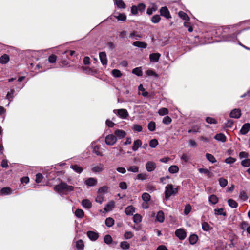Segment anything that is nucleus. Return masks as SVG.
Masks as SVG:
<instances>
[{
  "mask_svg": "<svg viewBox=\"0 0 250 250\" xmlns=\"http://www.w3.org/2000/svg\"><path fill=\"white\" fill-rule=\"evenodd\" d=\"M117 13L115 11L113 13L114 17L116 18L118 21H125L126 20V16L124 13H119L117 15Z\"/></svg>",
  "mask_w": 250,
  "mask_h": 250,
  "instance_id": "13",
  "label": "nucleus"
},
{
  "mask_svg": "<svg viewBox=\"0 0 250 250\" xmlns=\"http://www.w3.org/2000/svg\"><path fill=\"white\" fill-rule=\"evenodd\" d=\"M112 74L116 78H120L122 76V74L118 69H113L112 71Z\"/></svg>",
  "mask_w": 250,
  "mask_h": 250,
  "instance_id": "43",
  "label": "nucleus"
},
{
  "mask_svg": "<svg viewBox=\"0 0 250 250\" xmlns=\"http://www.w3.org/2000/svg\"><path fill=\"white\" fill-rule=\"evenodd\" d=\"M162 122L164 124L167 125L171 123L172 119L170 117L167 116L163 118Z\"/></svg>",
  "mask_w": 250,
  "mask_h": 250,
  "instance_id": "49",
  "label": "nucleus"
},
{
  "mask_svg": "<svg viewBox=\"0 0 250 250\" xmlns=\"http://www.w3.org/2000/svg\"><path fill=\"white\" fill-rule=\"evenodd\" d=\"M178 192V188H174L172 184H168L165 188V196L168 200L170 196H175Z\"/></svg>",
  "mask_w": 250,
  "mask_h": 250,
  "instance_id": "2",
  "label": "nucleus"
},
{
  "mask_svg": "<svg viewBox=\"0 0 250 250\" xmlns=\"http://www.w3.org/2000/svg\"><path fill=\"white\" fill-rule=\"evenodd\" d=\"M127 170L134 173L138 172L139 171V167L136 166H130L127 168Z\"/></svg>",
  "mask_w": 250,
  "mask_h": 250,
  "instance_id": "48",
  "label": "nucleus"
},
{
  "mask_svg": "<svg viewBox=\"0 0 250 250\" xmlns=\"http://www.w3.org/2000/svg\"><path fill=\"white\" fill-rule=\"evenodd\" d=\"M206 121L208 123V124H216L217 123V121L216 120L213 118H211L210 117H208L206 119Z\"/></svg>",
  "mask_w": 250,
  "mask_h": 250,
  "instance_id": "50",
  "label": "nucleus"
},
{
  "mask_svg": "<svg viewBox=\"0 0 250 250\" xmlns=\"http://www.w3.org/2000/svg\"><path fill=\"white\" fill-rule=\"evenodd\" d=\"M114 3L120 9H125L126 4L123 0H114Z\"/></svg>",
  "mask_w": 250,
  "mask_h": 250,
  "instance_id": "15",
  "label": "nucleus"
},
{
  "mask_svg": "<svg viewBox=\"0 0 250 250\" xmlns=\"http://www.w3.org/2000/svg\"><path fill=\"white\" fill-rule=\"evenodd\" d=\"M233 121L232 120H229L227 123H225V126L227 128H231L233 125Z\"/></svg>",
  "mask_w": 250,
  "mask_h": 250,
  "instance_id": "62",
  "label": "nucleus"
},
{
  "mask_svg": "<svg viewBox=\"0 0 250 250\" xmlns=\"http://www.w3.org/2000/svg\"><path fill=\"white\" fill-rule=\"evenodd\" d=\"M135 211V208L132 206H129L125 209V212L127 215H132Z\"/></svg>",
  "mask_w": 250,
  "mask_h": 250,
  "instance_id": "17",
  "label": "nucleus"
},
{
  "mask_svg": "<svg viewBox=\"0 0 250 250\" xmlns=\"http://www.w3.org/2000/svg\"><path fill=\"white\" fill-rule=\"evenodd\" d=\"M104 169V166L101 164H100L98 166H95L92 168V171L94 172H100Z\"/></svg>",
  "mask_w": 250,
  "mask_h": 250,
  "instance_id": "21",
  "label": "nucleus"
},
{
  "mask_svg": "<svg viewBox=\"0 0 250 250\" xmlns=\"http://www.w3.org/2000/svg\"><path fill=\"white\" fill-rule=\"evenodd\" d=\"M133 129L135 131L141 132L142 130V127L139 125H134L133 127Z\"/></svg>",
  "mask_w": 250,
  "mask_h": 250,
  "instance_id": "64",
  "label": "nucleus"
},
{
  "mask_svg": "<svg viewBox=\"0 0 250 250\" xmlns=\"http://www.w3.org/2000/svg\"><path fill=\"white\" fill-rule=\"evenodd\" d=\"M236 161V159L229 157L226 158L225 160V162L227 164H233Z\"/></svg>",
  "mask_w": 250,
  "mask_h": 250,
  "instance_id": "61",
  "label": "nucleus"
},
{
  "mask_svg": "<svg viewBox=\"0 0 250 250\" xmlns=\"http://www.w3.org/2000/svg\"><path fill=\"white\" fill-rule=\"evenodd\" d=\"M229 115L231 118L238 119L241 115V110L239 109H234L231 111Z\"/></svg>",
  "mask_w": 250,
  "mask_h": 250,
  "instance_id": "9",
  "label": "nucleus"
},
{
  "mask_svg": "<svg viewBox=\"0 0 250 250\" xmlns=\"http://www.w3.org/2000/svg\"><path fill=\"white\" fill-rule=\"evenodd\" d=\"M250 130V123H245L242 126L241 130L240 133L243 135L246 134Z\"/></svg>",
  "mask_w": 250,
  "mask_h": 250,
  "instance_id": "12",
  "label": "nucleus"
},
{
  "mask_svg": "<svg viewBox=\"0 0 250 250\" xmlns=\"http://www.w3.org/2000/svg\"><path fill=\"white\" fill-rule=\"evenodd\" d=\"M97 183V180L94 178H89L85 181V184L88 186H95Z\"/></svg>",
  "mask_w": 250,
  "mask_h": 250,
  "instance_id": "14",
  "label": "nucleus"
},
{
  "mask_svg": "<svg viewBox=\"0 0 250 250\" xmlns=\"http://www.w3.org/2000/svg\"><path fill=\"white\" fill-rule=\"evenodd\" d=\"M202 228L204 231H209L212 228L206 222H204L202 223Z\"/></svg>",
  "mask_w": 250,
  "mask_h": 250,
  "instance_id": "33",
  "label": "nucleus"
},
{
  "mask_svg": "<svg viewBox=\"0 0 250 250\" xmlns=\"http://www.w3.org/2000/svg\"><path fill=\"white\" fill-rule=\"evenodd\" d=\"M158 142L156 139H152L149 142V146L152 148H155L158 145Z\"/></svg>",
  "mask_w": 250,
  "mask_h": 250,
  "instance_id": "53",
  "label": "nucleus"
},
{
  "mask_svg": "<svg viewBox=\"0 0 250 250\" xmlns=\"http://www.w3.org/2000/svg\"><path fill=\"white\" fill-rule=\"evenodd\" d=\"M161 20L160 16L159 15H155L153 16L151 19V21L154 23H158Z\"/></svg>",
  "mask_w": 250,
  "mask_h": 250,
  "instance_id": "39",
  "label": "nucleus"
},
{
  "mask_svg": "<svg viewBox=\"0 0 250 250\" xmlns=\"http://www.w3.org/2000/svg\"><path fill=\"white\" fill-rule=\"evenodd\" d=\"M105 224L108 227H111L114 224V220L111 217L107 218L105 221Z\"/></svg>",
  "mask_w": 250,
  "mask_h": 250,
  "instance_id": "31",
  "label": "nucleus"
},
{
  "mask_svg": "<svg viewBox=\"0 0 250 250\" xmlns=\"http://www.w3.org/2000/svg\"><path fill=\"white\" fill-rule=\"evenodd\" d=\"M114 207V202L113 201L109 202L104 208L105 211L107 212L111 210Z\"/></svg>",
  "mask_w": 250,
  "mask_h": 250,
  "instance_id": "30",
  "label": "nucleus"
},
{
  "mask_svg": "<svg viewBox=\"0 0 250 250\" xmlns=\"http://www.w3.org/2000/svg\"><path fill=\"white\" fill-rule=\"evenodd\" d=\"M214 139L218 141H221L222 142H225L226 141V137L225 135L223 133L216 134L214 136Z\"/></svg>",
  "mask_w": 250,
  "mask_h": 250,
  "instance_id": "22",
  "label": "nucleus"
},
{
  "mask_svg": "<svg viewBox=\"0 0 250 250\" xmlns=\"http://www.w3.org/2000/svg\"><path fill=\"white\" fill-rule=\"evenodd\" d=\"M114 133L116 136L120 138H123L125 137L126 135V133L125 131L120 129L116 130L115 131Z\"/></svg>",
  "mask_w": 250,
  "mask_h": 250,
  "instance_id": "20",
  "label": "nucleus"
},
{
  "mask_svg": "<svg viewBox=\"0 0 250 250\" xmlns=\"http://www.w3.org/2000/svg\"><path fill=\"white\" fill-rule=\"evenodd\" d=\"M206 156L207 159L211 163H214L216 162V159L215 158L214 156L212 155V154H209V153H207L206 154Z\"/></svg>",
  "mask_w": 250,
  "mask_h": 250,
  "instance_id": "41",
  "label": "nucleus"
},
{
  "mask_svg": "<svg viewBox=\"0 0 250 250\" xmlns=\"http://www.w3.org/2000/svg\"><path fill=\"white\" fill-rule=\"evenodd\" d=\"M117 141L116 137L113 134H110L107 135L105 138V143L106 145L109 146H112Z\"/></svg>",
  "mask_w": 250,
  "mask_h": 250,
  "instance_id": "3",
  "label": "nucleus"
},
{
  "mask_svg": "<svg viewBox=\"0 0 250 250\" xmlns=\"http://www.w3.org/2000/svg\"><path fill=\"white\" fill-rule=\"evenodd\" d=\"M156 219L159 222L162 223L164 222L165 220V216L163 211L160 210L158 212L156 216Z\"/></svg>",
  "mask_w": 250,
  "mask_h": 250,
  "instance_id": "19",
  "label": "nucleus"
},
{
  "mask_svg": "<svg viewBox=\"0 0 250 250\" xmlns=\"http://www.w3.org/2000/svg\"><path fill=\"white\" fill-rule=\"evenodd\" d=\"M132 73L138 76H142L143 75V72L141 67H136L133 69L132 70Z\"/></svg>",
  "mask_w": 250,
  "mask_h": 250,
  "instance_id": "36",
  "label": "nucleus"
},
{
  "mask_svg": "<svg viewBox=\"0 0 250 250\" xmlns=\"http://www.w3.org/2000/svg\"><path fill=\"white\" fill-rule=\"evenodd\" d=\"M15 92L14 89H11L10 91L8 92L6 95V98L8 99L9 101H11L13 97V94Z\"/></svg>",
  "mask_w": 250,
  "mask_h": 250,
  "instance_id": "59",
  "label": "nucleus"
},
{
  "mask_svg": "<svg viewBox=\"0 0 250 250\" xmlns=\"http://www.w3.org/2000/svg\"><path fill=\"white\" fill-rule=\"evenodd\" d=\"M198 237L196 234H192L190 236L189 238V243L191 245H194L197 242Z\"/></svg>",
  "mask_w": 250,
  "mask_h": 250,
  "instance_id": "25",
  "label": "nucleus"
},
{
  "mask_svg": "<svg viewBox=\"0 0 250 250\" xmlns=\"http://www.w3.org/2000/svg\"><path fill=\"white\" fill-rule=\"evenodd\" d=\"M241 165L243 167H248L250 166V159H246L241 161Z\"/></svg>",
  "mask_w": 250,
  "mask_h": 250,
  "instance_id": "57",
  "label": "nucleus"
},
{
  "mask_svg": "<svg viewBox=\"0 0 250 250\" xmlns=\"http://www.w3.org/2000/svg\"><path fill=\"white\" fill-rule=\"evenodd\" d=\"M82 205L84 208H90L92 207L91 203L87 199H84L82 201Z\"/></svg>",
  "mask_w": 250,
  "mask_h": 250,
  "instance_id": "29",
  "label": "nucleus"
},
{
  "mask_svg": "<svg viewBox=\"0 0 250 250\" xmlns=\"http://www.w3.org/2000/svg\"><path fill=\"white\" fill-rule=\"evenodd\" d=\"M147 175L145 173H140L137 176V178L140 180H145L147 178Z\"/></svg>",
  "mask_w": 250,
  "mask_h": 250,
  "instance_id": "63",
  "label": "nucleus"
},
{
  "mask_svg": "<svg viewBox=\"0 0 250 250\" xmlns=\"http://www.w3.org/2000/svg\"><path fill=\"white\" fill-rule=\"evenodd\" d=\"M142 145L141 141L139 139H137L134 141L133 145L132 146V149L133 151H137L138 148L141 146Z\"/></svg>",
  "mask_w": 250,
  "mask_h": 250,
  "instance_id": "18",
  "label": "nucleus"
},
{
  "mask_svg": "<svg viewBox=\"0 0 250 250\" xmlns=\"http://www.w3.org/2000/svg\"><path fill=\"white\" fill-rule=\"evenodd\" d=\"M209 202L213 205L217 204L218 202V198L214 194L211 195L209 197Z\"/></svg>",
  "mask_w": 250,
  "mask_h": 250,
  "instance_id": "27",
  "label": "nucleus"
},
{
  "mask_svg": "<svg viewBox=\"0 0 250 250\" xmlns=\"http://www.w3.org/2000/svg\"><path fill=\"white\" fill-rule=\"evenodd\" d=\"M54 190L59 194H66L68 192L74 190V187L68 185L66 183L61 181L54 187Z\"/></svg>",
  "mask_w": 250,
  "mask_h": 250,
  "instance_id": "1",
  "label": "nucleus"
},
{
  "mask_svg": "<svg viewBox=\"0 0 250 250\" xmlns=\"http://www.w3.org/2000/svg\"><path fill=\"white\" fill-rule=\"evenodd\" d=\"M87 235L88 237L92 241H95L99 237L98 233L93 231H87Z\"/></svg>",
  "mask_w": 250,
  "mask_h": 250,
  "instance_id": "8",
  "label": "nucleus"
},
{
  "mask_svg": "<svg viewBox=\"0 0 250 250\" xmlns=\"http://www.w3.org/2000/svg\"><path fill=\"white\" fill-rule=\"evenodd\" d=\"M240 197L243 201H246L248 199L246 192L244 191H241L240 193Z\"/></svg>",
  "mask_w": 250,
  "mask_h": 250,
  "instance_id": "58",
  "label": "nucleus"
},
{
  "mask_svg": "<svg viewBox=\"0 0 250 250\" xmlns=\"http://www.w3.org/2000/svg\"><path fill=\"white\" fill-rule=\"evenodd\" d=\"M137 8L138 9V11H139L142 13V12H144V10H145L146 5L143 3H139L137 6Z\"/></svg>",
  "mask_w": 250,
  "mask_h": 250,
  "instance_id": "54",
  "label": "nucleus"
},
{
  "mask_svg": "<svg viewBox=\"0 0 250 250\" xmlns=\"http://www.w3.org/2000/svg\"><path fill=\"white\" fill-rule=\"evenodd\" d=\"M84 246V243L82 240H79L76 242V247L77 250H83Z\"/></svg>",
  "mask_w": 250,
  "mask_h": 250,
  "instance_id": "35",
  "label": "nucleus"
},
{
  "mask_svg": "<svg viewBox=\"0 0 250 250\" xmlns=\"http://www.w3.org/2000/svg\"><path fill=\"white\" fill-rule=\"evenodd\" d=\"M113 241L112 237L108 234L105 235L104 237V242L107 244H110Z\"/></svg>",
  "mask_w": 250,
  "mask_h": 250,
  "instance_id": "44",
  "label": "nucleus"
},
{
  "mask_svg": "<svg viewBox=\"0 0 250 250\" xmlns=\"http://www.w3.org/2000/svg\"><path fill=\"white\" fill-rule=\"evenodd\" d=\"M228 203L229 206L232 208H236L238 207L237 203L233 199H229L228 201Z\"/></svg>",
  "mask_w": 250,
  "mask_h": 250,
  "instance_id": "38",
  "label": "nucleus"
},
{
  "mask_svg": "<svg viewBox=\"0 0 250 250\" xmlns=\"http://www.w3.org/2000/svg\"><path fill=\"white\" fill-rule=\"evenodd\" d=\"M142 221V216L139 214H136L133 216V221L135 223H139Z\"/></svg>",
  "mask_w": 250,
  "mask_h": 250,
  "instance_id": "47",
  "label": "nucleus"
},
{
  "mask_svg": "<svg viewBox=\"0 0 250 250\" xmlns=\"http://www.w3.org/2000/svg\"><path fill=\"white\" fill-rule=\"evenodd\" d=\"M100 146H96L93 147L92 152L98 156H102L103 154L102 152L100 151Z\"/></svg>",
  "mask_w": 250,
  "mask_h": 250,
  "instance_id": "37",
  "label": "nucleus"
},
{
  "mask_svg": "<svg viewBox=\"0 0 250 250\" xmlns=\"http://www.w3.org/2000/svg\"><path fill=\"white\" fill-rule=\"evenodd\" d=\"M161 15L165 17L166 19H169L171 18L169 11L166 6L162 7L160 10Z\"/></svg>",
  "mask_w": 250,
  "mask_h": 250,
  "instance_id": "7",
  "label": "nucleus"
},
{
  "mask_svg": "<svg viewBox=\"0 0 250 250\" xmlns=\"http://www.w3.org/2000/svg\"><path fill=\"white\" fill-rule=\"evenodd\" d=\"M161 54L159 53H152L149 55V59L151 62H157L159 61Z\"/></svg>",
  "mask_w": 250,
  "mask_h": 250,
  "instance_id": "10",
  "label": "nucleus"
},
{
  "mask_svg": "<svg viewBox=\"0 0 250 250\" xmlns=\"http://www.w3.org/2000/svg\"><path fill=\"white\" fill-rule=\"evenodd\" d=\"M178 15L179 17L185 21H188L189 20V17L183 11H179L178 13Z\"/></svg>",
  "mask_w": 250,
  "mask_h": 250,
  "instance_id": "32",
  "label": "nucleus"
},
{
  "mask_svg": "<svg viewBox=\"0 0 250 250\" xmlns=\"http://www.w3.org/2000/svg\"><path fill=\"white\" fill-rule=\"evenodd\" d=\"M214 214L215 215H223L224 216H226L227 213L224 211L223 208H215L214 209Z\"/></svg>",
  "mask_w": 250,
  "mask_h": 250,
  "instance_id": "23",
  "label": "nucleus"
},
{
  "mask_svg": "<svg viewBox=\"0 0 250 250\" xmlns=\"http://www.w3.org/2000/svg\"><path fill=\"white\" fill-rule=\"evenodd\" d=\"M168 171L172 174L176 173L179 171V167L176 165H172L169 167Z\"/></svg>",
  "mask_w": 250,
  "mask_h": 250,
  "instance_id": "34",
  "label": "nucleus"
},
{
  "mask_svg": "<svg viewBox=\"0 0 250 250\" xmlns=\"http://www.w3.org/2000/svg\"><path fill=\"white\" fill-rule=\"evenodd\" d=\"M75 215L80 218H82L84 216V212L83 210L81 209H77L75 212Z\"/></svg>",
  "mask_w": 250,
  "mask_h": 250,
  "instance_id": "42",
  "label": "nucleus"
},
{
  "mask_svg": "<svg viewBox=\"0 0 250 250\" xmlns=\"http://www.w3.org/2000/svg\"><path fill=\"white\" fill-rule=\"evenodd\" d=\"M43 178L42 175L41 173H38L36 175L35 181L37 183H40Z\"/></svg>",
  "mask_w": 250,
  "mask_h": 250,
  "instance_id": "60",
  "label": "nucleus"
},
{
  "mask_svg": "<svg viewBox=\"0 0 250 250\" xmlns=\"http://www.w3.org/2000/svg\"><path fill=\"white\" fill-rule=\"evenodd\" d=\"M99 57L101 63L103 65H106L107 63V59L106 54L104 52H101L99 53Z\"/></svg>",
  "mask_w": 250,
  "mask_h": 250,
  "instance_id": "11",
  "label": "nucleus"
},
{
  "mask_svg": "<svg viewBox=\"0 0 250 250\" xmlns=\"http://www.w3.org/2000/svg\"><path fill=\"white\" fill-rule=\"evenodd\" d=\"M57 60V56L54 54H52L48 57V61L50 63H55Z\"/></svg>",
  "mask_w": 250,
  "mask_h": 250,
  "instance_id": "55",
  "label": "nucleus"
},
{
  "mask_svg": "<svg viewBox=\"0 0 250 250\" xmlns=\"http://www.w3.org/2000/svg\"><path fill=\"white\" fill-rule=\"evenodd\" d=\"M120 247L122 249L126 250L129 248L130 245L128 242L126 241H123L121 243Z\"/></svg>",
  "mask_w": 250,
  "mask_h": 250,
  "instance_id": "51",
  "label": "nucleus"
},
{
  "mask_svg": "<svg viewBox=\"0 0 250 250\" xmlns=\"http://www.w3.org/2000/svg\"><path fill=\"white\" fill-rule=\"evenodd\" d=\"M150 195L148 193H144L142 195V199L145 202H147L150 200Z\"/></svg>",
  "mask_w": 250,
  "mask_h": 250,
  "instance_id": "46",
  "label": "nucleus"
},
{
  "mask_svg": "<svg viewBox=\"0 0 250 250\" xmlns=\"http://www.w3.org/2000/svg\"><path fill=\"white\" fill-rule=\"evenodd\" d=\"M168 113V110L166 108H161L158 111V114L161 116L167 115Z\"/></svg>",
  "mask_w": 250,
  "mask_h": 250,
  "instance_id": "45",
  "label": "nucleus"
},
{
  "mask_svg": "<svg viewBox=\"0 0 250 250\" xmlns=\"http://www.w3.org/2000/svg\"><path fill=\"white\" fill-rule=\"evenodd\" d=\"M155 123L153 121H151L149 123L148 125V128L150 131H153L155 129Z\"/></svg>",
  "mask_w": 250,
  "mask_h": 250,
  "instance_id": "52",
  "label": "nucleus"
},
{
  "mask_svg": "<svg viewBox=\"0 0 250 250\" xmlns=\"http://www.w3.org/2000/svg\"><path fill=\"white\" fill-rule=\"evenodd\" d=\"M145 167L147 171L152 172L156 168V164L153 161H148L146 164Z\"/></svg>",
  "mask_w": 250,
  "mask_h": 250,
  "instance_id": "5",
  "label": "nucleus"
},
{
  "mask_svg": "<svg viewBox=\"0 0 250 250\" xmlns=\"http://www.w3.org/2000/svg\"><path fill=\"white\" fill-rule=\"evenodd\" d=\"M114 112L122 119H125L128 116V112L125 109L114 110Z\"/></svg>",
  "mask_w": 250,
  "mask_h": 250,
  "instance_id": "4",
  "label": "nucleus"
},
{
  "mask_svg": "<svg viewBox=\"0 0 250 250\" xmlns=\"http://www.w3.org/2000/svg\"><path fill=\"white\" fill-rule=\"evenodd\" d=\"M218 181L220 186L222 188H225L228 184V181L224 178H219Z\"/></svg>",
  "mask_w": 250,
  "mask_h": 250,
  "instance_id": "40",
  "label": "nucleus"
},
{
  "mask_svg": "<svg viewBox=\"0 0 250 250\" xmlns=\"http://www.w3.org/2000/svg\"><path fill=\"white\" fill-rule=\"evenodd\" d=\"M9 61V57L7 54L2 55L0 58V63L2 64H6Z\"/></svg>",
  "mask_w": 250,
  "mask_h": 250,
  "instance_id": "24",
  "label": "nucleus"
},
{
  "mask_svg": "<svg viewBox=\"0 0 250 250\" xmlns=\"http://www.w3.org/2000/svg\"><path fill=\"white\" fill-rule=\"evenodd\" d=\"M175 235L180 240H184L186 237L185 231L182 229H179L175 231Z\"/></svg>",
  "mask_w": 250,
  "mask_h": 250,
  "instance_id": "6",
  "label": "nucleus"
},
{
  "mask_svg": "<svg viewBox=\"0 0 250 250\" xmlns=\"http://www.w3.org/2000/svg\"><path fill=\"white\" fill-rule=\"evenodd\" d=\"M133 45L141 48H146L147 45L146 43L141 41H135L133 42Z\"/></svg>",
  "mask_w": 250,
  "mask_h": 250,
  "instance_id": "16",
  "label": "nucleus"
},
{
  "mask_svg": "<svg viewBox=\"0 0 250 250\" xmlns=\"http://www.w3.org/2000/svg\"><path fill=\"white\" fill-rule=\"evenodd\" d=\"M191 210V206L189 204L187 205L184 209V214L188 215Z\"/></svg>",
  "mask_w": 250,
  "mask_h": 250,
  "instance_id": "56",
  "label": "nucleus"
},
{
  "mask_svg": "<svg viewBox=\"0 0 250 250\" xmlns=\"http://www.w3.org/2000/svg\"><path fill=\"white\" fill-rule=\"evenodd\" d=\"M12 190L9 187H5L0 190V193L2 195H9L12 193Z\"/></svg>",
  "mask_w": 250,
  "mask_h": 250,
  "instance_id": "26",
  "label": "nucleus"
},
{
  "mask_svg": "<svg viewBox=\"0 0 250 250\" xmlns=\"http://www.w3.org/2000/svg\"><path fill=\"white\" fill-rule=\"evenodd\" d=\"M71 168L78 173H82L83 170V168L77 165H71Z\"/></svg>",
  "mask_w": 250,
  "mask_h": 250,
  "instance_id": "28",
  "label": "nucleus"
}]
</instances>
